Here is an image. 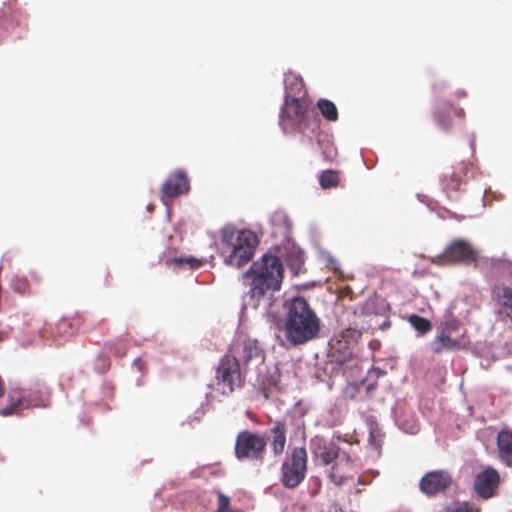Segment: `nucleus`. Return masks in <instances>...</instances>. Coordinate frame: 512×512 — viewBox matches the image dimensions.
Here are the masks:
<instances>
[{
	"mask_svg": "<svg viewBox=\"0 0 512 512\" xmlns=\"http://www.w3.org/2000/svg\"><path fill=\"white\" fill-rule=\"evenodd\" d=\"M5 394V383L3 378L0 376V398H2Z\"/></svg>",
	"mask_w": 512,
	"mask_h": 512,
	"instance_id": "obj_34",
	"label": "nucleus"
},
{
	"mask_svg": "<svg viewBox=\"0 0 512 512\" xmlns=\"http://www.w3.org/2000/svg\"><path fill=\"white\" fill-rule=\"evenodd\" d=\"M347 461H350V458L347 454H345Z\"/></svg>",
	"mask_w": 512,
	"mask_h": 512,
	"instance_id": "obj_35",
	"label": "nucleus"
},
{
	"mask_svg": "<svg viewBox=\"0 0 512 512\" xmlns=\"http://www.w3.org/2000/svg\"><path fill=\"white\" fill-rule=\"evenodd\" d=\"M82 322L80 317H74L71 319L63 318L59 320L55 326V334L60 338H68L72 336L76 330H78L79 324Z\"/></svg>",
	"mask_w": 512,
	"mask_h": 512,
	"instance_id": "obj_21",
	"label": "nucleus"
},
{
	"mask_svg": "<svg viewBox=\"0 0 512 512\" xmlns=\"http://www.w3.org/2000/svg\"><path fill=\"white\" fill-rule=\"evenodd\" d=\"M285 84V96H296L303 98L305 95V84L301 76L289 72L285 75L284 79Z\"/></svg>",
	"mask_w": 512,
	"mask_h": 512,
	"instance_id": "obj_20",
	"label": "nucleus"
},
{
	"mask_svg": "<svg viewBox=\"0 0 512 512\" xmlns=\"http://www.w3.org/2000/svg\"><path fill=\"white\" fill-rule=\"evenodd\" d=\"M408 321L420 334H426L432 329L431 322L422 316L412 314L409 316Z\"/></svg>",
	"mask_w": 512,
	"mask_h": 512,
	"instance_id": "obj_27",
	"label": "nucleus"
},
{
	"mask_svg": "<svg viewBox=\"0 0 512 512\" xmlns=\"http://www.w3.org/2000/svg\"><path fill=\"white\" fill-rule=\"evenodd\" d=\"M339 180L338 172L334 170H325L319 176V183L323 189L338 186Z\"/></svg>",
	"mask_w": 512,
	"mask_h": 512,
	"instance_id": "obj_26",
	"label": "nucleus"
},
{
	"mask_svg": "<svg viewBox=\"0 0 512 512\" xmlns=\"http://www.w3.org/2000/svg\"><path fill=\"white\" fill-rule=\"evenodd\" d=\"M11 289L18 294L25 295L30 292V284L26 277L15 275L10 282Z\"/></svg>",
	"mask_w": 512,
	"mask_h": 512,
	"instance_id": "obj_28",
	"label": "nucleus"
},
{
	"mask_svg": "<svg viewBox=\"0 0 512 512\" xmlns=\"http://www.w3.org/2000/svg\"><path fill=\"white\" fill-rule=\"evenodd\" d=\"M468 168L461 163L453 168L450 173H445L442 177V187L445 193L452 197L454 192L461 190V186L466 182Z\"/></svg>",
	"mask_w": 512,
	"mask_h": 512,
	"instance_id": "obj_15",
	"label": "nucleus"
},
{
	"mask_svg": "<svg viewBox=\"0 0 512 512\" xmlns=\"http://www.w3.org/2000/svg\"><path fill=\"white\" fill-rule=\"evenodd\" d=\"M190 189L187 174L177 170L169 175L162 185V193L165 197L174 198L188 192Z\"/></svg>",
	"mask_w": 512,
	"mask_h": 512,
	"instance_id": "obj_14",
	"label": "nucleus"
},
{
	"mask_svg": "<svg viewBox=\"0 0 512 512\" xmlns=\"http://www.w3.org/2000/svg\"><path fill=\"white\" fill-rule=\"evenodd\" d=\"M329 479L337 486H341L345 482V477L338 475L337 473V465L332 467V470L329 474Z\"/></svg>",
	"mask_w": 512,
	"mask_h": 512,
	"instance_id": "obj_30",
	"label": "nucleus"
},
{
	"mask_svg": "<svg viewBox=\"0 0 512 512\" xmlns=\"http://www.w3.org/2000/svg\"><path fill=\"white\" fill-rule=\"evenodd\" d=\"M447 512H472L470 507L467 504H460Z\"/></svg>",
	"mask_w": 512,
	"mask_h": 512,
	"instance_id": "obj_31",
	"label": "nucleus"
},
{
	"mask_svg": "<svg viewBox=\"0 0 512 512\" xmlns=\"http://www.w3.org/2000/svg\"><path fill=\"white\" fill-rule=\"evenodd\" d=\"M232 357L246 370L251 364L264 362V351L260 348L256 339L238 337L231 345L229 352Z\"/></svg>",
	"mask_w": 512,
	"mask_h": 512,
	"instance_id": "obj_10",
	"label": "nucleus"
},
{
	"mask_svg": "<svg viewBox=\"0 0 512 512\" xmlns=\"http://www.w3.org/2000/svg\"><path fill=\"white\" fill-rule=\"evenodd\" d=\"M478 259L479 252L470 242L464 239H455L432 262L437 265L463 264L476 267Z\"/></svg>",
	"mask_w": 512,
	"mask_h": 512,
	"instance_id": "obj_6",
	"label": "nucleus"
},
{
	"mask_svg": "<svg viewBox=\"0 0 512 512\" xmlns=\"http://www.w3.org/2000/svg\"><path fill=\"white\" fill-rule=\"evenodd\" d=\"M367 380L368 379L362 380L357 385H350V386H348L347 389H346V393L348 394L350 392V390L356 391L358 389V386H363L366 383ZM350 396L353 398L354 397V392H352L350 394Z\"/></svg>",
	"mask_w": 512,
	"mask_h": 512,
	"instance_id": "obj_33",
	"label": "nucleus"
},
{
	"mask_svg": "<svg viewBox=\"0 0 512 512\" xmlns=\"http://www.w3.org/2000/svg\"><path fill=\"white\" fill-rule=\"evenodd\" d=\"M287 425L284 421L277 420L268 431V440L274 456L283 454L286 447Z\"/></svg>",
	"mask_w": 512,
	"mask_h": 512,
	"instance_id": "obj_16",
	"label": "nucleus"
},
{
	"mask_svg": "<svg viewBox=\"0 0 512 512\" xmlns=\"http://www.w3.org/2000/svg\"><path fill=\"white\" fill-rule=\"evenodd\" d=\"M465 112L462 108L454 106H448L445 108H439L434 112V119L438 127L444 131H448L453 126V118L457 117L463 120Z\"/></svg>",
	"mask_w": 512,
	"mask_h": 512,
	"instance_id": "obj_17",
	"label": "nucleus"
},
{
	"mask_svg": "<svg viewBox=\"0 0 512 512\" xmlns=\"http://www.w3.org/2000/svg\"><path fill=\"white\" fill-rule=\"evenodd\" d=\"M499 483L500 476L497 470L492 467H488L482 473L477 475L474 488L481 498L489 499L494 495Z\"/></svg>",
	"mask_w": 512,
	"mask_h": 512,
	"instance_id": "obj_13",
	"label": "nucleus"
},
{
	"mask_svg": "<svg viewBox=\"0 0 512 512\" xmlns=\"http://www.w3.org/2000/svg\"><path fill=\"white\" fill-rule=\"evenodd\" d=\"M280 125L284 131L289 125L303 133L307 130H317L319 119L306 99L289 95L285 96L284 99V105L280 113Z\"/></svg>",
	"mask_w": 512,
	"mask_h": 512,
	"instance_id": "obj_4",
	"label": "nucleus"
},
{
	"mask_svg": "<svg viewBox=\"0 0 512 512\" xmlns=\"http://www.w3.org/2000/svg\"><path fill=\"white\" fill-rule=\"evenodd\" d=\"M340 448L333 442L326 443L320 448L319 457L324 465H330L338 457Z\"/></svg>",
	"mask_w": 512,
	"mask_h": 512,
	"instance_id": "obj_24",
	"label": "nucleus"
},
{
	"mask_svg": "<svg viewBox=\"0 0 512 512\" xmlns=\"http://www.w3.org/2000/svg\"><path fill=\"white\" fill-rule=\"evenodd\" d=\"M284 332L292 345H302L314 339L320 331V319L303 297L285 302Z\"/></svg>",
	"mask_w": 512,
	"mask_h": 512,
	"instance_id": "obj_2",
	"label": "nucleus"
},
{
	"mask_svg": "<svg viewBox=\"0 0 512 512\" xmlns=\"http://www.w3.org/2000/svg\"><path fill=\"white\" fill-rule=\"evenodd\" d=\"M41 388H45L44 385H41L39 383H37L35 385V389H36L37 393H39V395H37L35 397L33 396L32 389H29V392L24 395H20L19 392H16V394H17L16 396L11 395L10 396V404L8 406L0 409V415L10 416L13 414H17L19 407L25 402L27 403V406H33V407L46 406V404H45L46 397H44L42 395Z\"/></svg>",
	"mask_w": 512,
	"mask_h": 512,
	"instance_id": "obj_12",
	"label": "nucleus"
},
{
	"mask_svg": "<svg viewBox=\"0 0 512 512\" xmlns=\"http://www.w3.org/2000/svg\"><path fill=\"white\" fill-rule=\"evenodd\" d=\"M361 336V332L356 329H346L341 333V339H333L330 343L331 362L343 368L345 372L348 368H356L358 359L354 356L350 341L357 340Z\"/></svg>",
	"mask_w": 512,
	"mask_h": 512,
	"instance_id": "obj_8",
	"label": "nucleus"
},
{
	"mask_svg": "<svg viewBox=\"0 0 512 512\" xmlns=\"http://www.w3.org/2000/svg\"><path fill=\"white\" fill-rule=\"evenodd\" d=\"M316 106L327 121L335 122L338 119V109L332 101L321 98L317 101Z\"/></svg>",
	"mask_w": 512,
	"mask_h": 512,
	"instance_id": "obj_23",
	"label": "nucleus"
},
{
	"mask_svg": "<svg viewBox=\"0 0 512 512\" xmlns=\"http://www.w3.org/2000/svg\"><path fill=\"white\" fill-rule=\"evenodd\" d=\"M284 278V267L281 259L272 254H264L254 261L243 274L244 284L248 287L247 296L257 308L261 301L266 300L268 307L274 292L281 289Z\"/></svg>",
	"mask_w": 512,
	"mask_h": 512,
	"instance_id": "obj_1",
	"label": "nucleus"
},
{
	"mask_svg": "<svg viewBox=\"0 0 512 512\" xmlns=\"http://www.w3.org/2000/svg\"><path fill=\"white\" fill-rule=\"evenodd\" d=\"M384 375V371H382L380 368H373L368 373V379L372 378L374 379L373 382L367 383L365 389L366 393L369 395L376 387H377V380Z\"/></svg>",
	"mask_w": 512,
	"mask_h": 512,
	"instance_id": "obj_29",
	"label": "nucleus"
},
{
	"mask_svg": "<svg viewBox=\"0 0 512 512\" xmlns=\"http://www.w3.org/2000/svg\"><path fill=\"white\" fill-rule=\"evenodd\" d=\"M308 455L304 446L293 447L287 453L281 465L280 481L285 488L298 487L306 477Z\"/></svg>",
	"mask_w": 512,
	"mask_h": 512,
	"instance_id": "obj_5",
	"label": "nucleus"
},
{
	"mask_svg": "<svg viewBox=\"0 0 512 512\" xmlns=\"http://www.w3.org/2000/svg\"><path fill=\"white\" fill-rule=\"evenodd\" d=\"M1 339H2V338L0 337V340H1Z\"/></svg>",
	"mask_w": 512,
	"mask_h": 512,
	"instance_id": "obj_36",
	"label": "nucleus"
},
{
	"mask_svg": "<svg viewBox=\"0 0 512 512\" xmlns=\"http://www.w3.org/2000/svg\"><path fill=\"white\" fill-rule=\"evenodd\" d=\"M266 439L261 434L243 430L235 440V456L238 460L263 461L266 452Z\"/></svg>",
	"mask_w": 512,
	"mask_h": 512,
	"instance_id": "obj_9",
	"label": "nucleus"
},
{
	"mask_svg": "<svg viewBox=\"0 0 512 512\" xmlns=\"http://www.w3.org/2000/svg\"><path fill=\"white\" fill-rule=\"evenodd\" d=\"M497 447L500 460L512 467V431L501 430L497 436Z\"/></svg>",
	"mask_w": 512,
	"mask_h": 512,
	"instance_id": "obj_18",
	"label": "nucleus"
},
{
	"mask_svg": "<svg viewBox=\"0 0 512 512\" xmlns=\"http://www.w3.org/2000/svg\"><path fill=\"white\" fill-rule=\"evenodd\" d=\"M459 347L460 344L457 340L445 334L438 336L431 343L432 351L435 353H441L444 350H456L459 349Z\"/></svg>",
	"mask_w": 512,
	"mask_h": 512,
	"instance_id": "obj_22",
	"label": "nucleus"
},
{
	"mask_svg": "<svg viewBox=\"0 0 512 512\" xmlns=\"http://www.w3.org/2000/svg\"><path fill=\"white\" fill-rule=\"evenodd\" d=\"M257 245L258 238L251 230L225 227L221 232V256L227 265L244 266L252 259Z\"/></svg>",
	"mask_w": 512,
	"mask_h": 512,
	"instance_id": "obj_3",
	"label": "nucleus"
},
{
	"mask_svg": "<svg viewBox=\"0 0 512 512\" xmlns=\"http://www.w3.org/2000/svg\"><path fill=\"white\" fill-rule=\"evenodd\" d=\"M115 345V348L113 349V353L117 356V357H124L126 355V347H120L118 346L117 344H114Z\"/></svg>",
	"mask_w": 512,
	"mask_h": 512,
	"instance_id": "obj_32",
	"label": "nucleus"
},
{
	"mask_svg": "<svg viewBox=\"0 0 512 512\" xmlns=\"http://www.w3.org/2000/svg\"><path fill=\"white\" fill-rule=\"evenodd\" d=\"M493 299L512 321V287L498 285L493 288Z\"/></svg>",
	"mask_w": 512,
	"mask_h": 512,
	"instance_id": "obj_19",
	"label": "nucleus"
},
{
	"mask_svg": "<svg viewBox=\"0 0 512 512\" xmlns=\"http://www.w3.org/2000/svg\"><path fill=\"white\" fill-rule=\"evenodd\" d=\"M167 266L175 265L177 267H183L185 265L189 266L192 269L199 268L202 266L203 261L195 258L193 256H186V257H175L171 259H167L165 261Z\"/></svg>",
	"mask_w": 512,
	"mask_h": 512,
	"instance_id": "obj_25",
	"label": "nucleus"
},
{
	"mask_svg": "<svg viewBox=\"0 0 512 512\" xmlns=\"http://www.w3.org/2000/svg\"><path fill=\"white\" fill-rule=\"evenodd\" d=\"M246 370L229 353L224 355L216 371V384L223 395H230L243 385Z\"/></svg>",
	"mask_w": 512,
	"mask_h": 512,
	"instance_id": "obj_7",
	"label": "nucleus"
},
{
	"mask_svg": "<svg viewBox=\"0 0 512 512\" xmlns=\"http://www.w3.org/2000/svg\"><path fill=\"white\" fill-rule=\"evenodd\" d=\"M453 477L447 470H434L427 472L420 480V490L426 495H436L449 489Z\"/></svg>",
	"mask_w": 512,
	"mask_h": 512,
	"instance_id": "obj_11",
	"label": "nucleus"
}]
</instances>
